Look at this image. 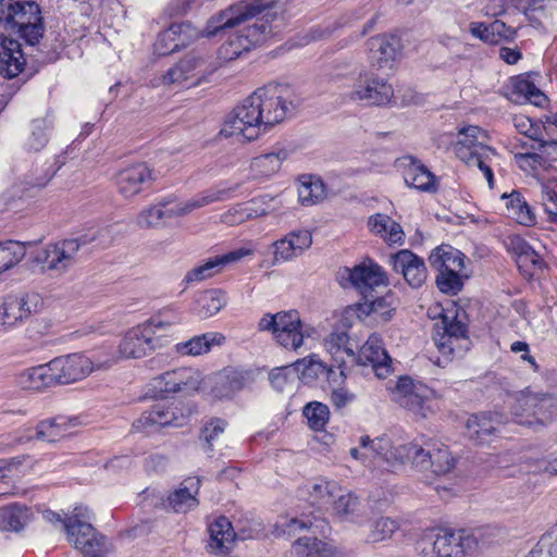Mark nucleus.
<instances>
[{
    "mask_svg": "<svg viewBox=\"0 0 557 557\" xmlns=\"http://www.w3.org/2000/svg\"><path fill=\"white\" fill-rule=\"evenodd\" d=\"M304 416L312 430L320 431L329 421L330 411L324 404L310 403L304 408Z\"/></svg>",
    "mask_w": 557,
    "mask_h": 557,
    "instance_id": "nucleus-59",
    "label": "nucleus"
},
{
    "mask_svg": "<svg viewBox=\"0 0 557 557\" xmlns=\"http://www.w3.org/2000/svg\"><path fill=\"white\" fill-rule=\"evenodd\" d=\"M528 557H557V527L541 536Z\"/></svg>",
    "mask_w": 557,
    "mask_h": 557,
    "instance_id": "nucleus-57",
    "label": "nucleus"
},
{
    "mask_svg": "<svg viewBox=\"0 0 557 557\" xmlns=\"http://www.w3.org/2000/svg\"><path fill=\"white\" fill-rule=\"evenodd\" d=\"M436 285L442 293L456 295L462 288V272L437 270Z\"/></svg>",
    "mask_w": 557,
    "mask_h": 557,
    "instance_id": "nucleus-62",
    "label": "nucleus"
},
{
    "mask_svg": "<svg viewBox=\"0 0 557 557\" xmlns=\"http://www.w3.org/2000/svg\"><path fill=\"white\" fill-rule=\"evenodd\" d=\"M272 200L273 198L269 196H261L247 202L236 203L221 214L220 220L226 225L234 226L264 216L269 213L268 203Z\"/></svg>",
    "mask_w": 557,
    "mask_h": 557,
    "instance_id": "nucleus-18",
    "label": "nucleus"
},
{
    "mask_svg": "<svg viewBox=\"0 0 557 557\" xmlns=\"http://www.w3.org/2000/svg\"><path fill=\"white\" fill-rule=\"evenodd\" d=\"M357 361L362 366H371L379 379L386 377L392 369V359L382 346V339L377 334L370 335L359 348Z\"/></svg>",
    "mask_w": 557,
    "mask_h": 557,
    "instance_id": "nucleus-17",
    "label": "nucleus"
},
{
    "mask_svg": "<svg viewBox=\"0 0 557 557\" xmlns=\"http://www.w3.org/2000/svg\"><path fill=\"white\" fill-rule=\"evenodd\" d=\"M509 249L517 258L519 268H541L542 259L540 255L520 236H512L508 243Z\"/></svg>",
    "mask_w": 557,
    "mask_h": 557,
    "instance_id": "nucleus-48",
    "label": "nucleus"
},
{
    "mask_svg": "<svg viewBox=\"0 0 557 557\" xmlns=\"http://www.w3.org/2000/svg\"><path fill=\"white\" fill-rule=\"evenodd\" d=\"M553 399L550 397H539L537 395L523 394L517 398L512 412L515 416H535L537 420L544 422L548 419L546 414Z\"/></svg>",
    "mask_w": 557,
    "mask_h": 557,
    "instance_id": "nucleus-35",
    "label": "nucleus"
},
{
    "mask_svg": "<svg viewBox=\"0 0 557 557\" xmlns=\"http://www.w3.org/2000/svg\"><path fill=\"white\" fill-rule=\"evenodd\" d=\"M406 170L404 178L408 186L422 191L435 190V176L421 163L412 157L404 158Z\"/></svg>",
    "mask_w": 557,
    "mask_h": 557,
    "instance_id": "nucleus-33",
    "label": "nucleus"
},
{
    "mask_svg": "<svg viewBox=\"0 0 557 557\" xmlns=\"http://www.w3.org/2000/svg\"><path fill=\"white\" fill-rule=\"evenodd\" d=\"M26 255L25 245L21 242L7 240L0 243V274L18 264Z\"/></svg>",
    "mask_w": 557,
    "mask_h": 557,
    "instance_id": "nucleus-51",
    "label": "nucleus"
},
{
    "mask_svg": "<svg viewBox=\"0 0 557 557\" xmlns=\"http://www.w3.org/2000/svg\"><path fill=\"white\" fill-rule=\"evenodd\" d=\"M429 261L436 270L462 272L465 269L463 255L451 247H438L434 249L429 257Z\"/></svg>",
    "mask_w": 557,
    "mask_h": 557,
    "instance_id": "nucleus-36",
    "label": "nucleus"
},
{
    "mask_svg": "<svg viewBox=\"0 0 557 557\" xmlns=\"http://www.w3.org/2000/svg\"><path fill=\"white\" fill-rule=\"evenodd\" d=\"M28 296H9L0 306V325L14 327L30 315Z\"/></svg>",
    "mask_w": 557,
    "mask_h": 557,
    "instance_id": "nucleus-30",
    "label": "nucleus"
},
{
    "mask_svg": "<svg viewBox=\"0 0 557 557\" xmlns=\"http://www.w3.org/2000/svg\"><path fill=\"white\" fill-rule=\"evenodd\" d=\"M39 5L32 0H13L9 2L3 21L17 27L21 36L29 45L39 41L44 34Z\"/></svg>",
    "mask_w": 557,
    "mask_h": 557,
    "instance_id": "nucleus-11",
    "label": "nucleus"
},
{
    "mask_svg": "<svg viewBox=\"0 0 557 557\" xmlns=\"http://www.w3.org/2000/svg\"><path fill=\"white\" fill-rule=\"evenodd\" d=\"M32 518L30 509L22 505H12L0 510V529L18 532Z\"/></svg>",
    "mask_w": 557,
    "mask_h": 557,
    "instance_id": "nucleus-46",
    "label": "nucleus"
},
{
    "mask_svg": "<svg viewBox=\"0 0 557 557\" xmlns=\"http://www.w3.org/2000/svg\"><path fill=\"white\" fill-rule=\"evenodd\" d=\"M200 481L197 478L184 480L180 487L169 496V506L176 512H186L198 505L196 494L199 491Z\"/></svg>",
    "mask_w": 557,
    "mask_h": 557,
    "instance_id": "nucleus-32",
    "label": "nucleus"
},
{
    "mask_svg": "<svg viewBox=\"0 0 557 557\" xmlns=\"http://www.w3.org/2000/svg\"><path fill=\"white\" fill-rule=\"evenodd\" d=\"M325 196L324 185L319 178L304 177L298 186V198L304 206H312Z\"/></svg>",
    "mask_w": 557,
    "mask_h": 557,
    "instance_id": "nucleus-53",
    "label": "nucleus"
},
{
    "mask_svg": "<svg viewBox=\"0 0 557 557\" xmlns=\"http://www.w3.org/2000/svg\"><path fill=\"white\" fill-rule=\"evenodd\" d=\"M225 341L221 333H206L176 345V351L183 356H199L208 352L213 345Z\"/></svg>",
    "mask_w": 557,
    "mask_h": 557,
    "instance_id": "nucleus-41",
    "label": "nucleus"
},
{
    "mask_svg": "<svg viewBox=\"0 0 557 557\" xmlns=\"http://www.w3.org/2000/svg\"><path fill=\"white\" fill-rule=\"evenodd\" d=\"M435 392L409 377H400L394 391V400L414 420H424L435 412Z\"/></svg>",
    "mask_w": 557,
    "mask_h": 557,
    "instance_id": "nucleus-8",
    "label": "nucleus"
},
{
    "mask_svg": "<svg viewBox=\"0 0 557 557\" xmlns=\"http://www.w3.org/2000/svg\"><path fill=\"white\" fill-rule=\"evenodd\" d=\"M433 335L440 336H467L466 325L457 320V317L443 314L441 320L434 324Z\"/></svg>",
    "mask_w": 557,
    "mask_h": 557,
    "instance_id": "nucleus-60",
    "label": "nucleus"
},
{
    "mask_svg": "<svg viewBox=\"0 0 557 557\" xmlns=\"http://www.w3.org/2000/svg\"><path fill=\"white\" fill-rule=\"evenodd\" d=\"M250 383V372L224 369L212 376L211 393L215 398H231Z\"/></svg>",
    "mask_w": 557,
    "mask_h": 557,
    "instance_id": "nucleus-19",
    "label": "nucleus"
},
{
    "mask_svg": "<svg viewBox=\"0 0 557 557\" xmlns=\"http://www.w3.org/2000/svg\"><path fill=\"white\" fill-rule=\"evenodd\" d=\"M78 424L76 418L57 416L40 420L35 426L34 440L42 443H58Z\"/></svg>",
    "mask_w": 557,
    "mask_h": 557,
    "instance_id": "nucleus-25",
    "label": "nucleus"
},
{
    "mask_svg": "<svg viewBox=\"0 0 557 557\" xmlns=\"http://www.w3.org/2000/svg\"><path fill=\"white\" fill-rule=\"evenodd\" d=\"M487 134L478 126L469 125L458 132V140L455 145V154L468 166L478 168L484 174L488 186H493V171L490 161L496 156L493 148L487 146Z\"/></svg>",
    "mask_w": 557,
    "mask_h": 557,
    "instance_id": "nucleus-6",
    "label": "nucleus"
},
{
    "mask_svg": "<svg viewBox=\"0 0 557 557\" xmlns=\"http://www.w3.org/2000/svg\"><path fill=\"white\" fill-rule=\"evenodd\" d=\"M368 225L373 233L380 235L389 244H397L403 240L404 232L401 226L388 215L375 214L370 216Z\"/></svg>",
    "mask_w": 557,
    "mask_h": 557,
    "instance_id": "nucleus-44",
    "label": "nucleus"
},
{
    "mask_svg": "<svg viewBox=\"0 0 557 557\" xmlns=\"http://www.w3.org/2000/svg\"><path fill=\"white\" fill-rule=\"evenodd\" d=\"M475 536L468 530H440L421 536L416 550L421 557H465L476 547Z\"/></svg>",
    "mask_w": 557,
    "mask_h": 557,
    "instance_id": "nucleus-4",
    "label": "nucleus"
},
{
    "mask_svg": "<svg viewBox=\"0 0 557 557\" xmlns=\"http://www.w3.org/2000/svg\"><path fill=\"white\" fill-rule=\"evenodd\" d=\"M15 384L18 388L28 393H42L54 387L48 363L21 371L15 376Z\"/></svg>",
    "mask_w": 557,
    "mask_h": 557,
    "instance_id": "nucleus-27",
    "label": "nucleus"
},
{
    "mask_svg": "<svg viewBox=\"0 0 557 557\" xmlns=\"http://www.w3.org/2000/svg\"><path fill=\"white\" fill-rule=\"evenodd\" d=\"M295 557H343L332 544L317 537H300L293 544Z\"/></svg>",
    "mask_w": 557,
    "mask_h": 557,
    "instance_id": "nucleus-34",
    "label": "nucleus"
},
{
    "mask_svg": "<svg viewBox=\"0 0 557 557\" xmlns=\"http://www.w3.org/2000/svg\"><path fill=\"white\" fill-rule=\"evenodd\" d=\"M190 85L201 82L208 74L214 71V67L208 64L207 60L198 54L190 53L178 62Z\"/></svg>",
    "mask_w": 557,
    "mask_h": 557,
    "instance_id": "nucleus-47",
    "label": "nucleus"
},
{
    "mask_svg": "<svg viewBox=\"0 0 557 557\" xmlns=\"http://www.w3.org/2000/svg\"><path fill=\"white\" fill-rule=\"evenodd\" d=\"M466 428L469 438L476 444L487 443L490 437L497 432L495 422L486 413L473 414L468 418Z\"/></svg>",
    "mask_w": 557,
    "mask_h": 557,
    "instance_id": "nucleus-38",
    "label": "nucleus"
},
{
    "mask_svg": "<svg viewBox=\"0 0 557 557\" xmlns=\"http://www.w3.org/2000/svg\"><path fill=\"white\" fill-rule=\"evenodd\" d=\"M399 528L400 524L396 519L379 517L369 522L364 531V541L369 544H376L391 540Z\"/></svg>",
    "mask_w": 557,
    "mask_h": 557,
    "instance_id": "nucleus-40",
    "label": "nucleus"
},
{
    "mask_svg": "<svg viewBox=\"0 0 557 557\" xmlns=\"http://www.w3.org/2000/svg\"><path fill=\"white\" fill-rule=\"evenodd\" d=\"M367 47L373 66L391 70L400 54L401 44L397 36L383 34L368 39Z\"/></svg>",
    "mask_w": 557,
    "mask_h": 557,
    "instance_id": "nucleus-16",
    "label": "nucleus"
},
{
    "mask_svg": "<svg viewBox=\"0 0 557 557\" xmlns=\"http://www.w3.org/2000/svg\"><path fill=\"white\" fill-rule=\"evenodd\" d=\"M282 13V8L275 1L242 0L212 16L208 22L207 35L213 36L222 29L237 27L257 17L243 34L232 36L220 47V58L232 61L260 44L271 33L270 21H274Z\"/></svg>",
    "mask_w": 557,
    "mask_h": 557,
    "instance_id": "nucleus-1",
    "label": "nucleus"
},
{
    "mask_svg": "<svg viewBox=\"0 0 557 557\" xmlns=\"http://www.w3.org/2000/svg\"><path fill=\"white\" fill-rule=\"evenodd\" d=\"M173 324L169 321L151 319L129 329L119 343L116 351L107 360H96L97 369H110L121 360L141 359L163 346L159 331Z\"/></svg>",
    "mask_w": 557,
    "mask_h": 557,
    "instance_id": "nucleus-2",
    "label": "nucleus"
},
{
    "mask_svg": "<svg viewBox=\"0 0 557 557\" xmlns=\"http://www.w3.org/2000/svg\"><path fill=\"white\" fill-rule=\"evenodd\" d=\"M430 457L429 470L436 475L446 474L454 468L455 460L442 443L433 441Z\"/></svg>",
    "mask_w": 557,
    "mask_h": 557,
    "instance_id": "nucleus-50",
    "label": "nucleus"
},
{
    "mask_svg": "<svg viewBox=\"0 0 557 557\" xmlns=\"http://www.w3.org/2000/svg\"><path fill=\"white\" fill-rule=\"evenodd\" d=\"M361 310L368 315H372L376 322H387L395 311L394 297L391 294L383 297L366 296Z\"/></svg>",
    "mask_w": 557,
    "mask_h": 557,
    "instance_id": "nucleus-45",
    "label": "nucleus"
},
{
    "mask_svg": "<svg viewBox=\"0 0 557 557\" xmlns=\"http://www.w3.org/2000/svg\"><path fill=\"white\" fill-rule=\"evenodd\" d=\"M24 65L21 44L15 39L0 36V75L5 78L16 77Z\"/></svg>",
    "mask_w": 557,
    "mask_h": 557,
    "instance_id": "nucleus-26",
    "label": "nucleus"
},
{
    "mask_svg": "<svg viewBox=\"0 0 557 557\" xmlns=\"http://www.w3.org/2000/svg\"><path fill=\"white\" fill-rule=\"evenodd\" d=\"M258 329L270 332L274 341L289 350H298L306 337L314 333V329L302 322L297 310L280 311L275 314L265 313L258 322Z\"/></svg>",
    "mask_w": 557,
    "mask_h": 557,
    "instance_id": "nucleus-3",
    "label": "nucleus"
},
{
    "mask_svg": "<svg viewBox=\"0 0 557 557\" xmlns=\"http://www.w3.org/2000/svg\"><path fill=\"white\" fill-rule=\"evenodd\" d=\"M347 98L368 107H383L392 102L394 88L384 77L362 71L354 82Z\"/></svg>",
    "mask_w": 557,
    "mask_h": 557,
    "instance_id": "nucleus-10",
    "label": "nucleus"
},
{
    "mask_svg": "<svg viewBox=\"0 0 557 557\" xmlns=\"http://www.w3.org/2000/svg\"><path fill=\"white\" fill-rule=\"evenodd\" d=\"M359 443L360 447H370L375 465L383 463L388 470H397L401 467L400 445L394 446L389 437L370 438V436L363 435L360 437Z\"/></svg>",
    "mask_w": 557,
    "mask_h": 557,
    "instance_id": "nucleus-20",
    "label": "nucleus"
},
{
    "mask_svg": "<svg viewBox=\"0 0 557 557\" xmlns=\"http://www.w3.org/2000/svg\"><path fill=\"white\" fill-rule=\"evenodd\" d=\"M226 422L221 419H212L202 430V437L209 448L220 445L224 438Z\"/></svg>",
    "mask_w": 557,
    "mask_h": 557,
    "instance_id": "nucleus-64",
    "label": "nucleus"
},
{
    "mask_svg": "<svg viewBox=\"0 0 557 557\" xmlns=\"http://www.w3.org/2000/svg\"><path fill=\"white\" fill-rule=\"evenodd\" d=\"M432 440H428L423 445L417 443H408L400 445L401 467L410 462L413 467L425 471L429 470L430 455L432 448Z\"/></svg>",
    "mask_w": 557,
    "mask_h": 557,
    "instance_id": "nucleus-43",
    "label": "nucleus"
},
{
    "mask_svg": "<svg viewBox=\"0 0 557 557\" xmlns=\"http://www.w3.org/2000/svg\"><path fill=\"white\" fill-rule=\"evenodd\" d=\"M136 223L140 228H158L164 224V213L161 202L150 206L139 212Z\"/></svg>",
    "mask_w": 557,
    "mask_h": 557,
    "instance_id": "nucleus-58",
    "label": "nucleus"
},
{
    "mask_svg": "<svg viewBox=\"0 0 557 557\" xmlns=\"http://www.w3.org/2000/svg\"><path fill=\"white\" fill-rule=\"evenodd\" d=\"M181 424L173 409L157 405L135 420L133 428L138 432H147L151 429L168 425L178 426Z\"/></svg>",
    "mask_w": 557,
    "mask_h": 557,
    "instance_id": "nucleus-29",
    "label": "nucleus"
},
{
    "mask_svg": "<svg viewBox=\"0 0 557 557\" xmlns=\"http://www.w3.org/2000/svg\"><path fill=\"white\" fill-rule=\"evenodd\" d=\"M49 127L46 119L34 120L30 124V135L27 138L26 145L29 149L39 151L48 143L47 128Z\"/></svg>",
    "mask_w": 557,
    "mask_h": 557,
    "instance_id": "nucleus-63",
    "label": "nucleus"
},
{
    "mask_svg": "<svg viewBox=\"0 0 557 557\" xmlns=\"http://www.w3.org/2000/svg\"><path fill=\"white\" fill-rule=\"evenodd\" d=\"M255 95L260 101L263 128L281 123L298 106L290 89L283 85H268L258 88Z\"/></svg>",
    "mask_w": 557,
    "mask_h": 557,
    "instance_id": "nucleus-9",
    "label": "nucleus"
},
{
    "mask_svg": "<svg viewBox=\"0 0 557 557\" xmlns=\"http://www.w3.org/2000/svg\"><path fill=\"white\" fill-rule=\"evenodd\" d=\"M199 305L203 315H214L226 305L225 293L220 289L207 290L200 296Z\"/></svg>",
    "mask_w": 557,
    "mask_h": 557,
    "instance_id": "nucleus-56",
    "label": "nucleus"
},
{
    "mask_svg": "<svg viewBox=\"0 0 557 557\" xmlns=\"http://www.w3.org/2000/svg\"><path fill=\"white\" fill-rule=\"evenodd\" d=\"M151 180V170L144 163H137L117 174L116 186L124 198H132L150 184Z\"/></svg>",
    "mask_w": 557,
    "mask_h": 557,
    "instance_id": "nucleus-24",
    "label": "nucleus"
},
{
    "mask_svg": "<svg viewBox=\"0 0 557 557\" xmlns=\"http://www.w3.org/2000/svg\"><path fill=\"white\" fill-rule=\"evenodd\" d=\"M289 157L285 148H276L273 151L255 157L250 161V172L253 180L272 177L281 170L282 163Z\"/></svg>",
    "mask_w": 557,
    "mask_h": 557,
    "instance_id": "nucleus-28",
    "label": "nucleus"
},
{
    "mask_svg": "<svg viewBox=\"0 0 557 557\" xmlns=\"http://www.w3.org/2000/svg\"><path fill=\"white\" fill-rule=\"evenodd\" d=\"M437 349L447 357H460L470 349L469 336H440L432 335Z\"/></svg>",
    "mask_w": 557,
    "mask_h": 557,
    "instance_id": "nucleus-49",
    "label": "nucleus"
},
{
    "mask_svg": "<svg viewBox=\"0 0 557 557\" xmlns=\"http://www.w3.org/2000/svg\"><path fill=\"white\" fill-rule=\"evenodd\" d=\"M324 345L331 355L346 354L349 357L355 356V349L345 332L330 334L325 338Z\"/></svg>",
    "mask_w": 557,
    "mask_h": 557,
    "instance_id": "nucleus-61",
    "label": "nucleus"
},
{
    "mask_svg": "<svg viewBox=\"0 0 557 557\" xmlns=\"http://www.w3.org/2000/svg\"><path fill=\"white\" fill-rule=\"evenodd\" d=\"M541 199L549 221L557 223V180L541 183Z\"/></svg>",
    "mask_w": 557,
    "mask_h": 557,
    "instance_id": "nucleus-55",
    "label": "nucleus"
},
{
    "mask_svg": "<svg viewBox=\"0 0 557 557\" xmlns=\"http://www.w3.org/2000/svg\"><path fill=\"white\" fill-rule=\"evenodd\" d=\"M201 374L194 368H177L166 371L152 380V386L161 397L173 394L189 395L199 388Z\"/></svg>",
    "mask_w": 557,
    "mask_h": 557,
    "instance_id": "nucleus-14",
    "label": "nucleus"
},
{
    "mask_svg": "<svg viewBox=\"0 0 557 557\" xmlns=\"http://www.w3.org/2000/svg\"><path fill=\"white\" fill-rule=\"evenodd\" d=\"M310 496L341 521L357 522L363 515L359 498L335 481L320 480L314 483Z\"/></svg>",
    "mask_w": 557,
    "mask_h": 557,
    "instance_id": "nucleus-5",
    "label": "nucleus"
},
{
    "mask_svg": "<svg viewBox=\"0 0 557 557\" xmlns=\"http://www.w3.org/2000/svg\"><path fill=\"white\" fill-rule=\"evenodd\" d=\"M513 124L517 131L539 144V148H545L548 146L553 149L554 153H557V143L555 140H543L540 137V128L534 127L531 120L524 115L515 116Z\"/></svg>",
    "mask_w": 557,
    "mask_h": 557,
    "instance_id": "nucleus-54",
    "label": "nucleus"
},
{
    "mask_svg": "<svg viewBox=\"0 0 557 557\" xmlns=\"http://www.w3.org/2000/svg\"><path fill=\"white\" fill-rule=\"evenodd\" d=\"M346 271L352 286L364 297L369 296L375 287L387 284L384 272L373 262H363Z\"/></svg>",
    "mask_w": 557,
    "mask_h": 557,
    "instance_id": "nucleus-23",
    "label": "nucleus"
},
{
    "mask_svg": "<svg viewBox=\"0 0 557 557\" xmlns=\"http://www.w3.org/2000/svg\"><path fill=\"white\" fill-rule=\"evenodd\" d=\"M312 245L311 233L307 230L293 231L273 244L275 262H286L300 256Z\"/></svg>",
    "mask_w": 557,
    "mask_h": 557,
    "instance_id": "nucleus-22",
    "label": "nucleus"
},
{
    "mask_svg": "<svg viewBox=\"0 0 557 557\" xmlns=\"http://www.w3.org/2000/svg\"><path fill=\"white\" fill-rule=\"evenodd\" d=\"M65 532L69 542L85 556L107 555L113 549L111 543L97 532L90 523L74 524L73 522H67L65 524Z\"/></svg>",
    "mask_w": 557,
    "mask_h": 557,
    "instance_id": "nucleus-15",
    "label": "nucleus"
},
{
    "mask_svg": "<svg viewBox=\"0 0 557 557\" xmlns=\"http://www.w3.org/2000/svg\"><path fill=\"white\" fill-rule=\"evenodd\" d=\"M53 385H69L87 377L98 370L96 361L81 354L60 356L48 362Z\"/></svg>",
    "mask_w": 557,
    "mask_h": 557,
    "instance_id": "nucleus-12",
    "label": "nucleus"
},
{
    "mask_svg": "<svg viewBox=\"0 0 557 557\" xmlns=\"http://www.w3.org/2000/svg\"><path fill=\"white\" fill-rule=\"evenodd\" d=\"M79 248L81 244L77 239L49 244L38 252L36 260L41 263L44 271L61 275L76 264Z\"/></svg>",
    "mask_w": 557,
    "mask_h": 557,
    "instance_id": "nucleus-13",
    "label": "nucleus"
},
{
    "mask_svg": "<svg viewBox=\"0 0 557 557\" xmlns=\"http://www.w3.org/2000/svg\"><path fill=\"white\" fill-rule=\"evenodd\" d=\"M252 250L249 248H238L221 256H214L206 260L202 264L212 276L219 274L223 269L230 264L239 262L245 257L251 256Z\"/></svg>",
    "mask_w": 557,
    "mask_h": 557,
    "instance_id": "nucleus-52",
    "label": "nucleus"
},
{
    "mask_svg": "<svg viewBox=\"0 0 557 557\" xmlns=\"http://www.w3.org/2000/svg\"><path fill=\"white\" fill-rule=\"evenodd\" d=\"M393 268L400 272L406 282L414 287H420L426 280V268L421 258L410 250L404 249L392 256Z\"/></svg>",
    "mask_w": 557,
    "mask_h": 557,
    "instance_id": "nucleus-21",
    "label": "nucleus"
},
{
    "mask_svg": "<svg viewBox=\"0 0 557 557\" xmlns=\"http://www.w3.org/2000/svg\"><path fill=\"white\" fill-rule=\"evenodd\" d=\"M209 546L213 550L224 552L230 548L236 534L227 518L220 517L209 525Z\"/></svg>",
    "mask_w": 557,
    "mask_h": 557,
    "instance_id": "nucleus-39",
    "label": "nucleus"
},
{
    "mask_svg": "<svg viewBox=\"0 0 557 557\" xmlns=\"http://www.w3.org/2000/svg\"><path fill=\"white\" fill-rule=\"evenodd\" d=\"M189 30L188 24H172L158 36L154 42V52L159 55H168L186 46Z\"/></svg>",
    "mask_w": 557,
    "mask_h": 557,
    "instance_id": "nucleus-31",
    "label": "nucleus"
},
{
    "mask_svg": "<svg viewBox=\"0 0 557 557\" xmlns=\"http://www.w3.org/2000/svg\"><path fill=\"white\" fill-rule=\"evenodd\" d=\"M259 106L260 101L252 92L226 117L220 129V136L224 138L236 137L247 141L257 139L263 126Z\"/></svg>",
    "mask_w": 557,
    "mask_h": 557,
    "instance_id": "nucleus-7",
    "label": "nucleus"
},
{
    "mask_svg": "<svg viewBox=\"0 0 557 557\" xmlns=\"http://www.w3.org/2000/svg\"><path fill=\"white\" fill-rule=\"evenodd\" d=\"M343 360L337 366L338 372L333 369V366L326 370V367L318 360L310 358L309 360H300L296 362V370L301 373L302 379L313 377L324 372H327V380L330 384H341L345 377L344 370L342 369Z\"/></svg>",
    "mask_w": 557,
    "mask_h": 557,
    "instance_id": "nucleus-42",
    "label": "nucleus"
},
{
    "mask_svg": "<svg viewBox=\"0 0 557 557\" xmlns=\"http://www.w3.org/2000/svg\"><path fill=\"white\" fill-rule=\"evenodd\" d=\"M506 214L522 225H533L535 223V214L523 199L520 193L512 191L510 195H504Z\"/></svg>",
    "mask_w": 557,
    "mask_h": 557,
    "instance_id": "nucleus-37",
    "label": "nucleus"
}]
</instances>
